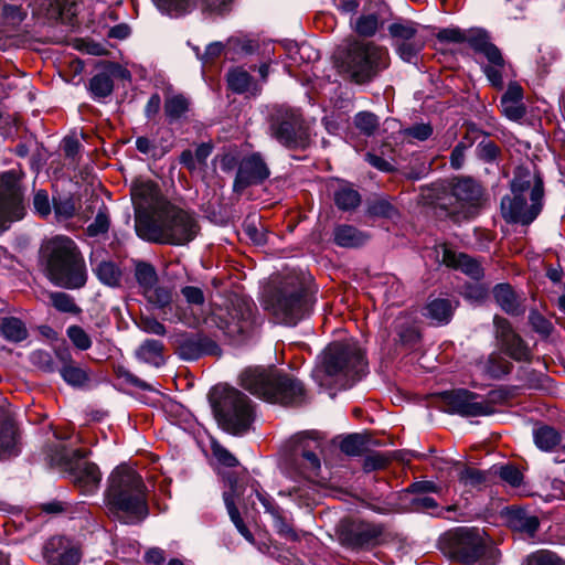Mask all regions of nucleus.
<instances>
[{"mask_svg":"<svg viewBox=\"0 0 565 565\" xmlns=\"http://www.w3.org/2000/svg\"><path fill=\"white\" fill-rule=\"evenodd\" d=\"M275 527L279 535L292 542L299 541L300 536L296 530L280 515L275 514Z\"/></svg>","mask_w":565,"mask_h":565,"instance_id":"obj_63","label":"nucleus"},{"mask_svg":"<svg viewBox=\"0 0 565 565\" xmlns=\"http://www.w3.org/2000/svg\"><path fill=\"white\" fill-rule=\"evenodd\" d=\"M367 362L358 341L348 339L330 343L321 364L313 371L315 381L322 387L337 385L347 388L365 374Z\"/></svg>","mask_w":565,"mask_h":565,"instance_id":"obj_2","label":"nucleus"},{"mask_svg":"<svg viewBox=\"0 0 565 565\" xmlns=\"http://www.w3.org/2000/svg\"><path fill=\"white\" fill-rule=\"evenodd\" d=\"M269 135L288 149H305L310 141L309 127L298 109L278 107L269 116Z\"/></svg>","mask_w":565,"mask_h":565,"instance_id":"obj_12","label":"nucleus"},{"mask_svg":"<svg viewBox=\"0 0 565 565\" xmlns=\"http://www.w3.org/2000/svg\"><path fill=\"white\" fill-rule=\"evenodd\" d=\"M322 440L317 433H307L298 437V444L295 449V461L300 465V475L305 478L318 476L321 462L319 452H321Z\"/></svg>","mask_w":565,"mask_h":565,"instance_id":"obj_16","label":"nucleus"},{"mask_svg":"<svg viewBox=\"0 0 565 565\" xmlns=\"http://www.w3.org/2000/svg\"><path fill=\"white\" fill-rule=\"evenodd\" d=\"M24 216L22 192L15 172L8 171L0 175V234L10 224Z\"/></svg>","mask_w":565,"mask_h":565,"instance_id":"obj_14","label":"nucleus"},{"mask_svg":"<svg viewBox=\"0 0 565 565\" xmlns=\"http://www.w3.org/2000/svg\"><path fill=\"white\" fill-rule=\"evenodd\" d=\"M369 213L373 216L394 218L398 212L395 206L387 200H377L373 202L369 207Z\"/></svg>","mask_w":565,"mask_h":565,"instance_id":"obj_53","label":"nucleus"},{"mask_svg":"<svg viewBox=\"0 0 565 565\" xmlns=\"http://www.w3.org/2000/svg\"><path fill=\"white\" fill-rule=\"evenodd\" d=\"M66 335L72 344L81 351H87L92 348L93 341L90 335L77 324L67 327Z\"/></svg>","mask_w":565,"mask_h":565,"instance_id":"obj_45","label":"nucleus"},{"mask_svg":"<svg viewBox=\"0 0 565 565\" xmlns=\"http://www.w3.org/2000/svg\"><path fill=\"white\" fill-rule=\"evenodd\" d=\"M213 409L222 428L234 435L246 433L254 420L250 399L241 391L227 386L216 388Z\"/></svg>","mask_w":565,"mask_h":565,"instance_id":"obj_10","label":"nucleus"},{"mask_svg":"<svg viewBox=\"0 0 565 565\" xmlns=\"http://www.w3.org/2000/svg\"><path fill=\"white\" fill-rule=\"evenodd\" d=\"M396 334L398 342L405 347L414 345L419 339V333L416 328L408 324L396 326Z\"/></svg>","mask_w":565,"mask_h":565,"instance_id":"obj_55","label":"nucleus"},{"mask_svg":"<svg viewBox=\"0 0 565 565\" xmlns=\"http://www.w3.org/2000/svg\"><path fill=\"white\" fill-rule=\"evenodd\" d=\"M365 439L360 434H351L345 436L340 443L342 452L349 456H359L365 449Z\"/></svg>","mask_w":565,"mask_h":565,"instance_id":"obj_47","label":"nucleus"},{"mask_svg":"<svg viewBox=\"0 0 565 565\" xmlns=\"http://www.w3.org/2000/svg\"><path fill=\"white\" fill-rule=\"evenodd\" d=\"M441 262L448 267L461 270L476 280L483 276V269L475 258L463 253H456L445 246L443 247Z\"/></svg>","mask_w":565,"mask_h":565,"instance_id":"obj_23","label":"nucleus"},{"mask_svg":"<svg viewBox=\"0 0 565 565\" xmlns=\"http://www.w3.org/2000/svg\"><path fill=\"white\" fill-rule=\"evenodd\" d=\"M477 395L468 390H454L444 394V401L451 413L466 417L487 416L493 413V406L476 401Z\"/></svg>","mask_w":565,"mask_h":565,"instance_id":"obj_17","label":"nucleus"},{"mask_svg":"<svg viewBox=\"0 0 565 565\" xmlns=\"http://www.w3.org/2000/svg\"><path fill=\"white\" fill-rule=\"evenodd\" d=\"M405 135L419 141H425L433 135V127L430 124L425 122L415 124L405 129Z\"/></svg>","mask_w":565,"mask_h":565,"instance_id":"obj_61","label":"nucleus"},{"mask_svg":"<svg viewBox=\"0 0 565 565\" xmlns=\"http://www.w3.org/2000/svg\"><path fill=\"white\" fill-rule=\"evenodd\" d=\"M493 324L495 329V338L499 343L503 342L508 338H511L515 333L511 323L503 317L494 316Z\"/></svg>","mask_w":565,"mask_h":565,"instance_id":"obj_58","label":"nucleus"},{"mask_svg":"<svg viewBox=\"0 0 565 565\" xmlns=\"http://www.w3.org/2000/svg\"><path fill=\"white\" fill-rule=\"evenodd\" d=\"M177 344L178 355L185 361H194L203 355H213L220 352L217 343L201 333L180 334Z\"/></svg>","mask_w":565,"mask_h":565,"instance_id":"obj_19","label":"nucleus"},{"mask_svg":"<svg viewBox=\"0 0 565 565\" xmlns=\"http://www.w3.org/2000/svg\"><path fill=\"white\" fill-rule=\"evenodd\" d=\"M105 502L109 514L124 524H137L148 513L147 488L136 470L119 466L108 479Z\"/></svg>","mask_w":565,"mask_h":565,"instance_id":"obj_1","label":"nucleus"},{"mask_svg":"<svg viewBox=\"0 0 565 565\" xmlns=\"http://www.w3.org/2000/svg\"><path fill=\"white\" fill-rule=\"evenodd\" d=\"M465 43H468L478 53H483L492 44L487 32L479 29L466 32Z\"/></svg>","mask_w":565,"mask_h":565,"instance_id":"obj_49","label":"nucleus"},{"mask_svg":"<svg viewBox=\"0 0 565 565\" xmlns=\"http://www.w3.org/2000/svg\"><path fill=\"white\" fill-rule=\"evenodd\" d=\"M388 33L393 39L394 46L419 35L416 24L411 21L392 23L388 26Z\"/></svg>","mask_w":565,"mask_h":565,"instance_id":"obj_38","label":"nucleus"},{"mask_svg":"<svg viewBox=\"0 0 565 565\" xmlns=\"http://www.w3.org/2000/svg\"><path fill=\"white\" fill-rule=\"evenodd\" d=\"M487 480L486 473L475 468H466L460 473V481L467 486L478 487Z\"/></svg>","mask_w":565,"mask_h":565,"instance_id":"obj_60","label":"nucleus"},{"mask_svg":"<svg viewBox=\"0 0 565 565\" xmlns=\"http://www.w3.org/2000/svg\"><path fill=\"white\" fill-rule=\"evenodd\" d=\"M136 280L142 290V294L151 291L157 285L158 275L154 267L146 262H138L135 267Z\"/></svg>","mask_w":565,"mask_h":565,"instance_id":"obj_34","label":"nucleus"},{"mask_svg":"<svg viewBox=\"0 0 565 565\" xmlns=\"http://www.w3.org/2000/svg\"><path fill=\"white\" fill-rule=\"evenodd\" d=\"M533 438L542 451H552L561 441V434L553 427L543 425L534 429Z\"/></svg>","mask_w":565,"mask_h":565,"instance_id":"obj_33","label":"nucleus"},{"mask_svg":"<svg viewBox=\"0 0 565 565\" xmlns=\"http://www.w3.org/2000/svg\"><path fill=\"white\" fill-rule=\"evenodd\" d=\"M139 327L143 332L150 334L164 335L167 332L164 324L152 317H142Z\"/></svg>","mask_w":565,"mask_h":565,"instance_id":"obj_62","label":"nucleus"},{"mask_svg":"<svg viewBox=\"0 0 565 565\" xmlns=\"http://www.w3.org/2000/svg\"><path fill=\"white\" fill-rule=\"evenodd\" d=\"M58 372L63 380L73 386H81L88 380L87 372L76 363L58 367Z\"/></svg>","mask_w":565,"mask_h":565,"instance_id":"obj_46","label":"nucleus"},{"mask_svg":"<svg viewBox=\"0 0 565 565\" xmlns=\"http://www.w3.org/2000/svg\"><path fill=\"white\" fill-rule=\"evenodd\" d=\"M228 88L236 94H244L258 90L250 74L242 67H235L228 71L226 75Z\"/></svg>","mask_w":565,"mask_h":565,"instance_id":"obj_31","label":"nucleus"},{"mask_svg":"<svg viewBox=\"0 0 565 565\" xmlns=\"http://www.w3.org/2000/svg\"><path fill=\"white\" fill-rule=\"evenodd\" d=\"M270 175V171L260 153L244 157L237 168L233 189L242 192L253 184H260Z\"/></svg>","mask_w":565,"mask_h":565,"instance_id":"obj_18","label":"nucleus"},{"mask_svg":"<svg viewBox=\"0 0 565 565\" xmlns=\"http://www.w3.org/2000/svg\"><path fill=\"white\" fill-rule=\"evenodd\" d=\"M483 191L481 185L471 178L456 179L450 184V203L454 213H462L465 217L473 216L481 204Z\"/></svg>","mask_w":565,"mask_h":565,"instance_id":"obj_15","label":"nucleus"},{"mask_svg":"<svg viewBox=\"0 0 565 565\" xmlns=\"http://www.w3.org/2000/svg\"><path fill=\"white\" fill-rule=\"evenodd\" d=\"M1 13L3 19L13 25L20 24L25 18L22 8L14 4H4Z\"/></svg>","mask_w":565,"mask_h":565,"instance_id":"obj_64","label":"nucleus"},{"mask_svg":"<svg viewBox=\"0 0 565 565\" xmlns=\"http://www.w3.org/2000/svg\"><path fill=\"white\" fill-rule=\"evenodd\" d=\"M130 192L137 211L150 209L159 195L158 185L150 180L135 181Z\"/></svg>","mask_w":565,"mask_h":565,"instance_id":"obj_24","label":"nucleus"},{"mask_svg":"<svg viewBox=\"0 0 565 565\" xmlns=\"http://www.w3.org/2000/svg\"><path fill=\"white\" fill-rule=\"evenodd\" d=\"M98 280L108 287H119L122 279V271L119 265L113 260H102L94 268Z\"/></svg>","mask_w":565,"mask_h":565,"instance_id":"obj_30","label":"nucleus"},{"mask_svg":"<svg viewBox=\"0 0 565 565\" xmlns=\"http://www.w3.org/2000/svg\"><path fill=\"white\" fill-rule=\"evenodd\" d=\"M457 302L448 298H435L425 306L424 316L436 324H447L450 322Z\"/></svg>","mask_w":565,"mask_h":565,"instance_id":"obj_25","label":"nucleus"},{"mask_svg":"<svg viewBox=\"0 0 565 565\" xmlns=\"http://www.w3.org/2000/svg\"><path fill=\"white\" fill-rule=\"evenodd\" d=\"M54 211L58 217L71 218L76 213V205L72 198L54 200Z\"/></svg>","mask_w":565,"mask_h":565,"instance_id":"obj_57","label":"nucleus"},{"mask_svg":"<svg viewBox=\"0 0 565 565\" xmlns=\"http://www.w3.org/2000/svg\"><path fill=\"white\" fill-rule=\"evenodd\" d=\"M493 297L497 303L509 315L521 312L520 301L509 284H499L493 288Z\"/></svg>","mask_w":565,"mask_h":565,"instance_id":"obj_32","label":"nucleus"},{"mask_svg":"<svg viewBox=\"0 0 565 565\" xmlns=\"http://www.w3.org/2000/svg\"><path fill=\"white\" fill-rule=\"evenodd\" d=\"M190 102L183 95H173L164 102V114L169 122L180 120L189 111Z\"/></svg>","mask_w":565,"mask_h":565,"instance_id":"obj_36","label":"nucleus"},{"mask_svg":"<svg viewBox=\"0 0 565 565\" xmlns=\"http://www.w3.org/2000/svg\"><path fill=\"white\" fill-rule=\"evenodd\" d=\"M32 363L44 372L52 373L55 371V364L51 354L44 350H36L31 353Z\"/></svg>","mask_w":565,"mask_h":565,"instance_id":"obj_56","label":"nucleus"},{"mask_svg":"<svg viewBox=\"0 0 565 565\" xmlns=\"http://www.w3.org/2000/svg\"><path fill=\"white\" fill-rule=\"evenodd\" d=\"M501 108L504 116L511 120H520L525 115L522 102L501 99Z\"/></svg>","mask_w":565,"mask_h":565,"instance_id":"obj_54","label":"nucleus"},{"mask_svg":"<svg viewBox=\"0 0 565 565\" xmlns=\"http://www.w3.org/2000/svg\"><path fill=\"white\" fill-rule=\"evenodd\" d=\"M335 205L342 211H351L360 205V193L352 186L341 185L333 194Z\"/></svg>","mask_w":565,"mask_h":565,"instance_id":"obj_35","label":"nucleus"},{"mask_svg":"<svg viewBox=\"0 0 565 565\" xmlns=\"http://www.w3.org/2000/svg\"><path fill=\"white\" fill-rule=\"evenodd\" d=\"M529 321L533 330L543 337H548L553 331L552 322L536 310L530 312Z\"/></svg>","mask_w":565,"mask_h":565,"instance_id":"obj_51","label":"nucleus"},{"mask_svg":"<svg viewBox=\"0 0 565 565\" xmlns=\"http://www.w3.org/2000/svg\"><path fill=\"white\" fill-rule=\"evenodd\" d=\"M20 452L19 433L13 422L0 424V459L18 456Z\"/></svg>","mask_w":565,"mask_h":565,"instance_id":"obj_26","label":"nucleus"},{"mask_svg":"<svg viewBox=\"0 0 565 565\" xmlns=\"http://www.w3.org/2000/svg\"><path fill=\"white\" fill-rule=\"evenodd\" d=\"M52 306L63 313L78 316L82 313V308L77 306L74 297L63 291H54L50 294Z\"/></svg>","mask_w":565,"mask_h":565,"instance_id":"obj_39","label":"nucleus"},{"mask_svg":"<svg viewBox=\"0 0 565 565\" xmlns=\"http://www.w3.org/2000/svg\"><path fill=\"white\" fill-rule=\"evenodd\" d=\"M525 565H565V563L550 551H537L527 556Z\"/></svg>","mask_w":565,"mask_h":565,"instance_id":"obj_50","label":"nucleus"},{"mask_svg":"<svg viewBox=\"0 0 565 565\" xmlns=\"http://www.w3.org/2000/svg\"><path fill=\"white\" fill-rule=\"evenodd\" d=\"M241 385L250 394L273 404L298 406L306 402L303 384L275 367H249L241 374Z\"/></svg>","mask_w":565,"mask_h":565,"instance_id":"obj_3","label":"nucleus"},{"mask_svg":"<svg viewBox=\"0 0 565 565\" xmlns=\"http://www.w3.org/2000/svg\"><path fill=\"white\" fill-rule=\"evenodd\" d=\"M89 451L82 449L68 450L61 447L51 456L52 465L67 473L73 483L83 493H93L99 486L102 473L94 462L83 461Z\"/></svg>","mask_w":565,"mask_h":565,"instance_id":"obj_11","label":"nucleus"},{"mask_svg":"<svg viewBox=\"0 0 565 565\" xmlns=\"http://www.w3.org/2000/svg\"><path fill=\"white\" fill-rule=\"evenodd\" d=\"M388 62V51L385 47L355 40L338 53L335 66L343 77L363 85L387 68Z\"/></svg>","mask_w":565,"mask_h":565,"instance_id":"obj_7","label":"nucleus"},{"mask_svg":"<svg viewBox=\"0 0 565 565\" xmlns=\"http://www.w3.org/2000/svg\"><path fill=\"white\" fill-rule=\"evenodd\" d=\"M223 329L231 337L245 338L253 334L259 326L255 302L244 296H233L222 318Z\"/></svg>","mask_w":565,"mask_h":565,"instance_id":"obj_13","label":"nucleus"},{"mask_svg":"<svg viewBox=\"0 0 565 565\" xmlns=\"http://www.w3.org/2000/svg\"><path fill=\"white\" fill-rule=\"evenodd\" d=\"M45 270L49 280L61 288L81 289L87 281L85 259L73 239L56 236L46 245Z\"/></svg>","mask_w":565,"mask_h":565,"instance_id":"obj_5","label":"nucleus"},{"mask_svg":"<svg viewBox=\"0 0 565 565\" xmlns=\"http://www.w3.org/2000/svg\"><path fill=\"white\" fill-rule=\"evenodd\" d=\"M425 39L420 34L414 39L396 44L395 49L398 56L405 62H413L425 46Z\"/></svg>","mask_w":565,"mask_h":565,"instance_id":"obj_41","label":"nucleus"},{"mask_svg":"<svg viewBox=\"0 0 565 565\" xmlns=\"http://www.w3.org/2000/svg\"><path fill=\"white\" fill-rule=\"evenodd\" d=\"M355 127L365 136H372L379 129V117L370 111H360L354 117Z\"/></svg>","mask_w":565,"mask_h":565,"instance_id":"obj_44","label":"nucleus"},{"mask_svg":"<svg viewBox=\"0 0 565 565\" xmlns=\"http://www.w3.org/2000/svg\"><path fill=\"white\" fill-rule=\"evenodd\" d=\"M199 230L193 214L173 205L163 207L152 217H136L138 235L159 244L185 245L196 237Z\"/></svg>","mask_w":565,"mask_h":565,"instance_id":"obj_4","label":"nucleus"},{"mask_svg":"<svg viewBox=\"0 0 565 565\" xmlns=\"http://www.w3.org/2000/svg\"><path fill=\"white\" fill-rule=\"evenodd\" d=\"M512 364L500 354L492 353L489 355L486 371L491 377L499 379L510 373Z\"/></svg>","mask_w":565,"mask_h":565,"instance_id":"obj_43","label":"nucleus"},{"mask_svg":"<svg viewBox=\"0 0 565 565\" xmlns=\"http://www.w3.org/2000/svg\"><path fill=\"white\" fill-rule=\"evenodd\" d=\"M0 334L7 341L18 343L26 339L28 329L19 318L0 311Z\"/></svg>","mask_w":565,"mask_h":565,"instance_id":"obj_27","label":"nucleus"},{"mask_svg":"<svg viewBox=\"0 0 565 565\" xmlns=\"http://www.w3.org/2000/svg\"><path fill=\"white\" fill-rule=\"evenodd\" d=\"M491 540L479 527H458L439 540L440 551L450 559L466 565H495L499 551L489 546Z\"/></svg>","mask_w":565,"mask_h":565,"instance_id":"obj_8","label":"nucleus"},{"mask_svg":"<svg viewBox=\"0 0 565 565\" xmlns=\"http://www.w3.org/2000/svg\"><path fill=\"white\" fill-rule=\"evenodd\" d=\"M387 10L386 3L382 1L374 2V9L372 8V2H370L364 8V12L352 23L354 32L364 38L374 36L379 29L384 25Z\"/></svg>","mask_w":565,"mask_h":565,"instance_id":"obj_21","label":"nucleus"},{"mask_svg":"<svg viewBox=\"0 0 565 565\" xmlns=\"http://www.w3.org/2000/svg\"><path fill=\"white\" fill-rule=\"evenodd\" d=\"M145 297L153 306L163 309L172 302L171 289L162 286H154L151 291L145 292Z\"/></svg>","mask_w":565,"mask_h":565,"instance_id":"obj_48","label":"nucleus"},{"mask_svg":"<svg viewBox=\"0 0 565 565\" xmlns=\"http://www.w3.org/2000/svg\"><path fill=\"white\" fill-rule=\"evenodd\" d=\"M316 302L313 292L306 286L303 277L289 273L267 302V309L282 324L296 326L310 316Z\"/></svg>","mask_w":565,"mask_h":565,"instance_id":"obj_6","label":"nucleus"},{"mask_svg":"<svg viewBox=\"0 0 565 565\" xmlns=\"http://www.w3.org/2000/svg\"><path fill=\"white\" fill-rule=\"evenodd\" d=\"M507 64L503 65H486L483 67V72L495 88L501 89L503 87V73L505 71Z\"/></svg>","mask_w":565,"mask_h":565,"instance_id":"obj_59","label":"nucleus"},{"mask_svg":"<svg viewBox=\"0 0 565 565\" xmlns=\"http://www.w3.org/2000/svg\"><path fill=\"white\" fill-rule=\"evenodd\" d=\"M110 226L109 212L107 206L102 203L94 221L87 226L86 234L89 237H97L106 234Z\"/></svg>","mask_w":565,"mask_h":565,"instance_id":"obj_42","label":"nucleus"},{"mask_svg":"<svg viewBox=\"0 0 565 565\" xmlns=\"http://www.w3.org/2000/svg\"><path fill=\"white\" fill-rule=\"evenodd\" d=\"M495 473H498L504 482L514 488L520 487L523 481V475L521 471L511 465L499 467L495 469Z\"/></svg>","mask_w":565,"mask_h":565,"instance_id":"obj_52","label":"nucleus"},{"mask_svg":"<svg viewBox=\"0 0 565 565\" xmlns=\"http://www.w3.org/2000/svg\"><path fill=\"white\" fill-rule=\"evenodd\" d=\"M530 172L515 175L511 182V194L501 200V214L508 223L531 224L543 207L544 185L539 174Z\"/></svg>","mask_w":565,"mask_h":565,"instance_id":"obj_9","label":"nucleus"},{"mask_svg":"<svg viewBox=\"0 0 565 565\" xmlns=\"http://www.w3.org/2000/svg\"><path fill=\"white\" fill-rule=\"evenodd\" d=\"M114 90V82L110 75L98 73L89 81V92L94 99L100 100L111 95Z\"/></svg>","mask_w":565,"mask_h":565,"instance_id":"obj_37","label":"nucleus"},{"mask_svg":"<svg viewBox=\"0 0 565 565\" xmlns=\"http://www.w3.org/2000/svg\"><path fill=\"white\" fill-rule=\"evenodd\" d=\"M500 345L504 353H507L513 360L524 361L529 358L527 348L518 333H514L511 338L505 339L500 343Z\"/></svg>","mask_w":565,"mask_h":565,"instance_id":"obj_40","label":"nucleus"},{"mask_svg":"<svg viewBox=\"0 0 565 565\" xmlns=\"http://www.w3.org/2000/svg\"><path fill=\"white\" fill-rule=\"evenodd\" d=\"M163 343L159 340L147 339L136 351L139 361L159 367L164 363Z\"/></svg>","mask_w":565,"mask_h":565,"instance_id":"obj_28","label":"nucleus"},{"mask_svg":"<svg viewBox=\"0 0 565 565\" xmlns=\"http://www.w3.org/2000/svg\"><path fill=\"white\" fill-rule=\"evenodd\" d=\"M334 243L338 246L353 248L363 245L367 235L351 225H339L333 232Z\"/></svg>","mask_w":565,"mask_h":565,"instance_id":"obj_29","label":"nucleus"},{"mask_svg":"<svg viewBox=\"0 0 565 565\" xmlns=\"http://www.w3.org/2000/svg\"><path fill=\"white\" fill-rule=\"evenodd\" d=\"M233 0H153L158 9L169 15L179 17L193 8L203 12L222 13L227 10Z\"/></svg>","mask_w":565,"mask_h":565,"instance_id":"obj_20","label":"nucleus"},{"mask_svg":"<svg viewBox=\"0 0 565 565\" xmlns=\"http://www.w3.org/2000/svg\"><path fill=\"white\" fill-rule=\"evenodd\" d=\"M44 554L52 565H77L81 559L79 551L68 545L63 536L50 539L44 546Z\"/></svg>","mask_w":565,"mask_h":565,"instance_id":"obj_22","label":"nucleus"}]
</instances>
